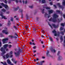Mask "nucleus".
I'll return each mask as SVG.
<instances>
[{"label":"nucleus","instance_id":"f257e3e1","mask_svg":"<svg viewBox=\"0 0 65 65\" xmlns=\"http://www.w3.org/2000/svg\"><path fill=\"white\" fill-rule=\"evenodd\" d=\"M12 52L11 51L9 53L7 54L6 56H4L3 58L4 59H6L8 58H12Z\"/></svg>","mask_w":65,"mask_h":65},{"label":"nucleus","instance_id":"f03ea898","mask_svg":"<svg viewBox=\"0 0 65 65\" xmlns=\"http://www.w3.org/2000/svg\"><path fill=\"white\" fill-rule=\"evenodd\" d=\"M8 46V45L7 44H5L3 46V47H2L0 49V51L2 52V55L4 54L5 53V48H7V47Z\"/></svg>","mask_w":65,"mask_h":65},{"label":"nucleus","instance_id":"7ed1b4c3","mask_svg":"<svg viewBox=\"0 0 65 65\" xmlns=\"http://www.w3.org/2000/svg\"><path fill=\"white\" fill-rule=\"evenodd\" d=\"M8 40V38H6L5 39H3L2 40V41L3 42V44H4V43H6V41Z\"/></svg>","mask_w":65,"mask_h":65},{"label":"nucleus","instance_id":"20e7f679","mask_svg":"<svg viewBox=\"0 0 65 65\" xmlns=\"http://www.w3.org/2000/svg\"><path fill=\"white\" fill-rule=\"evenodd\" d=\"M20 52H21V51H20L19 52L17 53H15V55L17 57H19V56H20Z\"/></svg>","mask_w":65,"mask_h":65},{"label":"nucleus","instance_id":"39448f33","mask_svg":"<svg viewBox=\"0 0 65 65\" xmlns=\"http://www.w3.org/2000/svg\"><path fill=\"white\" fill-rule=\"evenodd\" d=\"M0 15L1 16L2 18V19H5V20L7 19V18H6L5 16H3V13H0Z\"/></svg>","mask_w":65,"mask_h":65},{"label":"nucleus","instance_id":"423d86ee","mask_svg":"<svg viewBox=\"0 0 65 65\" xmlns=\"http://www.w3.org/2000/svg\"><path fill=\"white\" fill-rule=\"evenodd\" d=\"M49 21H52L53 22H56V20H55L54 19H53V18H51L49 20Z\"/></svg>","mask_w":65,"mask_h":65},{"label":"nucleus","instance_id":"0eeeda50","mask_svg":"<svg viewBox=\"0 0 65 65\" xmlns=\"http://www.w3.org/2000/svg\"><path fill=\"white\" fill-rule=\"evenodd\" d=\"M2 32L4 33H5V34H8V32L6 30H3Z\"/></svg>","mask_w":65,"mask_h":65},{"label":"nucleus","instance_id":"6e6552de","mask_svg":"<svg viewBox=\"0 0 65 65\" xmlns=\"http://www.w3.org/2000/svg\"><path fill=\"white\" fill-rule=\"evenodd\" d=\"M1 5H3V6L5 8H6L8 7V6H7V5H4L3 3H1Z\"/></svg>","mask_w":65,"mask_h":65},{"label":"nucleus","instance_id":"1a4fd4ad","mask_svg":"<svg viewBox=\"0 0 65 65\" xmlns=\"http://www.w3.org/2000/svg\"><path fill=\"white\" fill-rule=\"evenodd\" d=\"M52 32L53 33H54L55 36H58L57 34H56V31H55V30H54L53 31H52Z\"/></svg>","mask_w":65,"mask_h":65},{"label":"nucleus","instance_id":"9d476101","mask_svg":"<svg viewBox=\"0 0 65 65\" xmlns=\"http://www.w3.org/2000/svg\"><path fill=\"white\" fill-rule=\"evenodd\" d=\"M7 62L8 64H11V62L10 61V60H9V59H8L7 60Z\"/></svg>","mask_w":65,"mask_h":65},{"label":"nucleus","instance_id":"9b49d317","mask_svg":"<svg viewBox=\"0 0 65 65\" xmlns=\"http://www.w3.org/2000/svg\"><path fill=\"white\" fill-rule=\"evenodd\" d=\"M9 37H10L11 38H17V37H16L15 36H9Z\"/></svg>","mask_w":65,"mask_h":65},{"label":"nucleus","instance_id":"f8f14e48","mask_svg":"<svg viewBox=\"0 0 65 65\" xmlns=\"http://www.w3.org/2000/svg\"><path fill=\"white\" fill-rule=\"evenodd\" d=\"M12 60L13 62L15 64H16V63H17V62H18L17 61H15V60H14V59H12Z\"/></svg>","mask_w":65,"mask_h":65},{"label":"nucleus","instance_id":"ddd939ff","mask_svg":"<svg viewBox=\"0 0 65 65\" xmlns=\"http://www.w3.org/2000/svg\"><path fill=\"white\" fill-rule=\"evenodd\" d=\"M53 11L52 10H51L48 11V12L49 14H51V13H53Z\"/></svg>","mask_w":65,"mask_h":65},{"label":"nucleus","instance_id":"4468645a","mask_svg":"<svg viewBox=\"0 0 65 65\" xmlns=\"http://www.w3.org/2000/svg\"><path fill=\"white\" fill-rule=\"evenodd\" d=\"M58 16L56 14H54L53 15V18H57Z\"/></svg>","mask_w":65,"mask_h":65},{"label":"nucleus","instance_id":"2eb2a0df","mask_svg":"<svg viewBox=\"0 0 65 65\" xmlns=\"http://www.w3.org/2000/svg\"><path fill=\"white\" fill-rule=\"evenodd\" d=\"M29 44L30 45H32V44H33L34 45H36L34 43H32L31 42H29Z\"/></svg>","mask_w":65,"mask_h":65},{"label":"nucleus","instance_id":"dca6fc26","mask_svg":"<svg viewBox=\"0 0 65 65\" xmlns=\"http://www.w3.org/2000/svg\"><path fill=\"white\" fill-rule=\"evenodd\" d=\"M51 51L52 53H55L56 52V51L54 49H52Z\"/></svg>","mask_w":65,"mask_h":65},{"label":"nucleus","instance_id":"f3484780","mask_svg":"<svg viewBox=\"0 0 65 65\" xmlns=\"http://www.w3.org/2000/svg\"><path fill=\"white\" fill-rule=\"evenodd\" d=\"M62 59V57L61 56H59L58 58V60H61Z\"/></svg>","mask_w":65,"mask_h":65},{"label":"nucleus","instance_id":"a211bd4d","mask_svg":"<svg viewBox=\"0 0 65 65\" xmlns=\"http://www.w3.org/2000/svg\"><path fill=\"white\" fill-rule=\"evenodd\" d=\"M49 53V51H47V53H46V55L47 57H48V56H49V54H48Z\"/></svg>","mask_w":65,"mask_h":65},{"label":"nucleus","instance_id":"6ab92c4d","mask_svg":"<svg viewBox=\"0 0 65 65\" xmlns=\"http://www.w3.org/2000/svg\"><path fill=\"white\" fill-rule=\"evenodd\" d=\"M1 63L2 64H3V65H7V64H6V62L3 63V62H1Z\"/></svg>","mask_w":65,"mask_h":65},{"label":"nucleus","instance_id":"aec40b11","mask_svg":"<svg viewBox=\"0 0 65 65\" xmlns=\"http://www.w3.org/2000/svg\"><path fill=\"white\" fill-rule=\"evenodd\" d=\"M8 26H9V25H10V21H9L8 22Z\"/></svg>","mask_w":65,"mask_h":65},{"label":"nucleus","instance_id":"412c9836","mask_svg":"<svg viewBox=\"0 0 65 65\" xmlns=\"http://www.w3.org/2000/svg\"><path fill=\"white\" fill-rule=\"evenodd\" d=\"M49 38L50 39L51 41H53V39H52V38L51 37H49Z\"/></svg>","mask_w":65,"mask_h":65},{"label":"nucleus","instance_id":"4be33fe9","mask_svg":"<svg viewBox=\"0 0 65 65\" xmlns=\"http://www.w3.org/2000/svg\"><path fill=\"white\" fill-rule=\"evenodd\" d=\"M52 26L54 27V28H57V27H56V25H55V24H53Z\"/></svg>","mask_w":65,"mask_h":65},{"label":"nucleus","instance_id":"5701e85b","mask_svg":"<svg viewBox=\"0 0 65 65\" xmlns=\"http://www.w3.org/2000/svg\"><path fill=\"white\" fill-rule=\"evenodd\" d=\"M44 61L40 62V64L41 65H42V63H44Z\"/></svg>","mask_w":65,"mask_h":65},{"label":"nucleus","instance_id":"b1692460","mask_svg":"<svg viewBox=\"0 0 65 65\" xmlns=\"http://www.w3.org/2000/svg\"><path fill=\"white\" fill-rule=\"evenodd\" d=\"M39 60V59L38 58H37L36 60L35 59H34V62H36L37 61H38Z\"/></svg>","mask_w":65,"mask_h":65},{"label":"nucleus","instance_id":"393cba45","mask_svg":"<svg viewBox=\"0 0 65 65\" xmlns=\"http://www.w3.org/2000/svg\"><path fill=\"white\" fill-rule=\"evenodd\" d=\"M42 2L43 3H44L45 2V0H42Z\"/></svg>","mask_w":65,"mask_h":65},{"label":"nucleus","instance_id":"a878e982","mask_svg":"<svg viewBox=\"0 0 65 65\" xmlns=\"http://www.w3.org/2000/svg\"><path fill=\"white\" fill-rule=\"evenodd\" d=\"M62 5H65V1L62 2Z\"/></svg>","mask_w":65,"mask_h":65},{"label":"nucleus","instance_id":"bb28decb","mask_svg":"<svg viewBox=\"0 0 65 65\" xmlns=\"http://www.w3.org/2000/svg\"><path fill=\"white\" fill-rule=\"evenodd\" d=\"M13 28H14V29H16V28H17V26L15 25H14L13 26Z\"/></svg>","mask_w":65,"mask_h":65},{"label":"nucleus","instance_id":"cd10ccee","mask_svg":"<svg viewBox=\"0 0 65 65\" xmlns=\"http://www.w3.org/2000/svg\"><path fill=\"white\" fill-rule=\"evenodd\" d=\"M61 26H64V23L61 24Z\"/></svg>","mask_w":65,"mask_h":65},{"label":"nucleus","instance_id":"c85d7f7f","mask_svg":"<svg viewBox=\"0 0 65 65\" xmlns=\"http://www.w3.org/2000/svg\"><path fill=\"white\" fill-rule=\"evenodd\" d=\"M46 9H50V8H49V7H46Z\"/></svg>","mask_w":65,"mask_h":65},{"label":"nucleus","instance_id":"c756f323","mask_svg":"<svg viewBox=\"0 0 65 65\" xmlns=\"http://www.w3.org/2000/svg\"><path fill=\"white\" fill-rule=\"evenodd\" d=\"M2 10L4 12H5V10L4 9H3Z\"/></svg>","mask_w":65,"mask_h":65},{"label":"nucleus","instance_id":"7c9ffc66","mask_svg":"<svg viewBox=\"0 0 65 65\" xmlns=\"http://www.w3.org/2000/svg\"><path fill=\"white\" fill-rule=\"evenodd\" d=\"M36 48V46H35L33 47V48L34 49H35Z\"/></svg>","mask_w":65,"mask_h":65},{"label":"nucleus","instance_id":"2f4dec72","mask_svg":"<svg viewBox=\"0 0 65 65\" xmlns=\"http://www.w3.org/2000/svg\"><path fill=\"white\" fill-rule=\"evenodd\" d=\"M50 5H53V3H52V2L50 3Z\"/></svg>","mask_w":65,"mask_h":65},{"label":"nucleus","instance_id":"473e14b6","mask_svg":"<svg viewBox=\"0 0 65 65\" xmlns=\"http://www.w3.org/2000/svg\"><path fill=\"white\" fill-rule=\"evenodd\" d=\"M16 21L17 22H19V19H18V18H17L16 19Z\"/></svg>","mask_w":65,"mask_h":65},{"label":"nucleus","instance_id":"72a5a7b5","mask_svg":"<svg viewBox=\"0 0 65 65\" xmlns=\"http://www.w3.org/2000/svg\"><path fill=\"white\" fill-rule=\"evenodd\" d=\"M12 1H15L16 2H18V1L17 0H12Z\"/></svg>","mask_w":65,"mask_h":65},{"label":"nucleus","instance_id":"f704fd0d","mask_svg":"<svg viewBox=\"0 0 65 65\" xmlns=\"http://www.w3.org/2000/svg\"><path fill=\"white\" fill-rule=\"evenodd\" d=\"M37 65H40L39 63V62H37Z\"/></svg>","mask_w":65,"mask_h":65},{"label":"nucleus","instance_id":"c9c22d12","mask_svg":"<svg viewBox=\"0 0 65 65\" xmlns=\"http://www.w3.org/2000/svg\"><path fill=\"white\" fill-rule=\"evenodd\" d=\"M11 47V45H9V47L10 48V47Z\"/></svg>","mask_w":65,"mask_h":65},{"label":"nucleus","instance_id":"e433bc0d","mask_svg":"<svg viewBox=\"0 0 65 65\" xmlns=\"http://www.w3.org/2000/svg\"><path fill=\"white\" fill-rule=\"evenodd\" d=\"M33 6H29V7H30V8H33Z\"/></svg>","mask_w":65,"mask_h":65},{"label":"nucleus","instance_id":"4c0bfd02","mask_svg":"<svg viewBox=\"0 0 65 65\" xmlns=\"http://www.w3.org/2000/svg\"><path fill=\"white\" fill-rule=\"evenodd\" d=\"M2 45V43H1V42H0V47Z\"/></svg>","mask_w":65,"mask_h":65},{"label":"nucleus","instance_id":"58836bf2","mask_svg":"<svg viewBox=\"0 0 65 65\" xmlns=\"http://www.w3.org/2000/svg\"><path fill=\"white\" fill-rule=\"evenodd\" d=\"M57 12H58V13H59L60 12V11L57 10Z\"/></svg>","mask_w":65,"mask_h":65},{"label":"nucleus","instance_id":"ea45409f","mask_svg":"<svg viewBox=\"0 0 65 65\" xmlns=\"http://www.w3.org/2000/svg\"><path fill=\"white\" fill-rule=\"evenodd\" d=\"M47 15H48V14H46L45 15V16H47Z\"/></svg>","mask_w":65,"mask_h":65},{"label":"nucleus","instance_id":"a19ab883","mask_svg":"<svg viewBox=\"0 0 65 65\" xmlns=\"http://www.w3.org/2000/svg\"><path fill=\"white\" fill-rule=\"evenodd\" d=\"M57 5H59V6H60V3H58L57 4Z\"/></svg>","mask_w":65,"mask_h":65},{"label":"nucleus","instance_id":"79ce46f5","mask_svg":"<svg viewBox=\"0 0 65 65\" xmlns=\"http://www.w3.org/2000/svg\"><path fill=\"white\" fill-rule=\"evenodd\" d=\"M11 21H13V19L12 18L11 19Z\"/></svg>","mask_w":65,"mask_h":65},{"label":"nucleus","instance_id":"37998d69","mask_svg":"<svg viewBox=\"0 0 65 65\" xmlns=\"http://www.w3.org/2000/svg\"><path fill=\"white\" fill-rule=\"evenodd\" d=\"M63 17H64V18H65V15H63Z\"/></svg>","mask_w":65,"mask_h":65},{"label":"nucleus","instance_id":"c03bdc74","mask_svg":"<svg viewBox=\"0 0 65 65\" xmlns=\"http://www.w3.org/2000/svg\"><path fill=\"white\" fill-rule=\"evenodd\" d=\"M5 3H7V1H5Z\"/></svg>","mask_w":65,"mask_h":65},{"label":"nucleus","instance_id":"a18cd8bd","mask_svg":"<svg viewBox=\"0 0 65 65\" xmlns=\"http://www.w3.org/2000/svg\"><path fill=\"white\" fill-rule=\"evenodd\" d=\"M41 43H42V44H43V41H41Z\"/></svg>","mask_w":65,"mask_h":65},{"label":"nucleus","instance_id":"49530a36","mask_svg":"<svg viewBox=\"0 0 65 65\" xmlns=\"http://www.w3.org/2000/svg\"><path fill=\"white\" fill-rule=\"evenodd\" d=\"M6 51H8V49H6Z\"/></svg>","mask_w":65,"mask_h":65},{"label":"nucleus","instance_id":"de8ad7c7","mask_svg":"<svg viewBox=\"0 0 65 65\" xmlns=\"http://www.w3.org/2000/svg\"><path fill=\"white\" fill-rule=\"evenodd\" d=\"M63 29V28H60V30H62Z\"/></svg>","mask_w":65,"mask_h":65},{"label":"nucleus","instance_id":"09e8293b","mask_svg":"<svg viewBox=\"0 0 65 65\" xmlns=\"http://www.w3.org/2000/svg\"><path fill=\"white\" fill-rule=\"evenodd\" d=\"M42 58H43V59H44L45 58L43 56L42 57Z\"/></svg>","mask_w":65,"mask_h":65},{"label":"nucleus","instance_id":"8fccbe9b","mask_svg":"<svg viewBox=\"0 0 65 65\" xmlns=\"http://www.w3.org/2000/svg\"><path fill=\"white\" fill-rule=\"evenodd\" d=\"M36 51H34V53H35L36 52Z\"/></svg>","mask_w":65,"mask_h":65},{"label":"nucleus","instance_id":"3c124183","mask_svg":"<svg viewBox=\"0 0 65 65\" xmlns=\"http://www.w3.org/2000/svg\"><path fill=\"white\" fill-rule=\"evenodd\" d=\"M54 6L55 7V8H56V6L55 5H54Z\"/></svg>","mask_w":65,"mask_h":65},{"label":"nucleus","instance_id":"603ef678","mask_svg":"<svg viewBox=\"0 0 65 65\" xmlns=\"http://www.w3.org/2000/svg\"><path fill=\"white\" fill-rule=\"evenodd\" d=\"M16 17H17V16H15L14 17V18H16Z\"/></svg>","mask_w":65,"mask_h":65},{"label":"nucleus","instance_id":"864d4df0","mask_svg":"<svg viewBox=\"0 0 65 65\" xmlns=\"http://www.w3.org/2000/svg\"><path fill=\"white\" fill-rule=\"evenodd\" d=\"M43 48H44V45H43Z\"/></svg>","mask_w":65,"mask_h":65},{"label":"nucleus","instance_id":"5fc2aeb1","mask_svg":"<svg viewBox=\"0 0 65 65\" xmlns=\"http://www.w3.org/2000/svg\"><path fill=\"white\" fill-rule=\"evenodd\" d=\"M2 8V6H0V8Z\"/></svg>","mask_w":65,"mask_h":65},{"label":"nucleus","instance_id":"6e6d98bb","mask_svg":"<svg viewBox=\"0 0 65 65\" xmlns=\"http://www.w3.org/2000/svg\"><path fill=\"white\" fill-rule=\"evenodd\" d=\"M43 35H42L41 36V37H43Z\"/></svg>","mask_w":65,"mask_h":65},{"label":"nucleus","instance_id":"4d7b16f0","mask_svg":"<svg viewBox=\"0 0 65 65\" xmlns=\"http://www.w3.org/2000/svg\"><path fill=\"white\" fill-rule=\"evenodd\" d=\"M15 35L16 36H18V35H17V34H15Z\"/></svg>","mask_w":65,"mask_h":65},{"label":"nucleus","instance_id":"13d9d810","mask_svg":"<svg viewBox=\"0 0 65 65\" xmlns=\"http://www.w3.org/2000/svg\"><path fill=\"white\" fill-rule=\"evenodd\" d=\"M2 26V25L1 24H0V26Z\"/></svg>","mask_w":65,"mask_h":65},{"label":"nucleus","instance_id":"bf43d9fd","mask_svg":"<svg viewBox=\"0 0 65 65\" xmlns=\"http://www.w3.org/2000/svg\"><path fill=\"white\" fill-rule=\"evenodd\" d=\"M36 56V55L35 54L34 55H33V56Z\"/></svg>","mask_w":65,"mask_h":65},{"label":"nucleus","instance_id":"052dcab7","mask_svg":"<svg viewBox=\"0 0 65 65\" xmlns=\"http://www.w3.org/2000/svg\"><path fill=\"white\" fill-rule=\"evenodd\" d=\"M61 33H62V34L63 33V32H61Z\"/></svg>","mask_w":65,"mask_h":65},{"label":"nucleus","instance_id":"680f3d73","mask_svg":"<svg viewBox=\"0 0 65 65\" xmlns=\"http://www.w3.org/2000/svg\"><path fill=\"white\" fill-rule=\"evenodd\" d=\"M38 0V1H39L40 2V1L41 0Z\"/></svg>","mask_w":65,"mask_h":65},{"label":"nucleus","instance_id":"e2e57ef3","mask_svg":"<svg viewBox=\"0 0 65 65\" xmlns=\"http://www.w3.org/2000/svg\"><path fill=\"white\" fill-rule=\"evenodd\" d=\"M11 65H13V64H11Z\"/></svg>","mask_w":65,"mask_h":65},{"label":"nucleus","instance_id":"0e129e2a","mask_svg":"<svg viewBox=\"0 0 65 65\" xmlns=\"http://www.w3.org/2000/svg\"><path fill=\"white\" fill-rule=\"evenodd\" d=\"M32 42H33V41H34V40H32Z\"/></svg>","mask_w":65,"mask_h":65},{"label":"nucleus","instance_id":"69168bd1","mask_svg":"<svg viewBox=\"0 0 65 65\" xmlns=\"http://www.w3.org/2000/svg\"><path fill=\"white\" fill-rule=\"evenodd\" d=\"M18 8H19V7H18L17 8V9H18Z\"/></svg>","mask_w":65,"mask_h":65},{"label":"nucleus","instance_id":"338daca9","mask_svg":"<svg viewBox=\"0 0 65 65\" xmlns=\"http://www.w3.org/2000/svg\"><path fill=\"white\" fill-rule=\"evenodd\" d=\"M42 32H43V30H42Z\"/></svg>","mask_w":65,"mask_h":65},{"label":"nucleus","instance_id":"774afa93","mask_svg":"<svg viewBox=\"0 0 65 65\" xmlns=\"http://www.w3.org/2000/svg\"><path fill=\"white\" fill-rule=\"evenodd\" d=\"M57 1H59V0H57Z\"/></svg>","mask_w":65,"mask_h":65}]
</instances>
